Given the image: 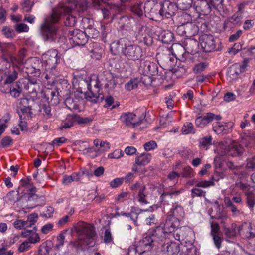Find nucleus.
<instances>
[{"instance_id":"nucleus-19","label":"nucleus","mask_w":255,"mask_h":255,"mask_svg":"<svg viewBox=\"0 0 255 255\" xmlns=\"http://www.w3.org/2000/svg\"><path fill=\"white\" fill-rule=\"evenodd\" d=\"M136 114L133 113L127 112L123 113L120 117V120L126 125L135 127Z\"/></svg>"},{"instance_id":"nucleus-54","label":"nucleus","mask_w":255,"mask_h":255,"mask_svg":"<svg viewBox=\"0 0 255 255\" xmlns=\"http://www.w3.org/2000/svg\"><path fill=\"white\" fill-rule=\"evenodd\" d=\"M49 104V103L48 102L47 104H43L40 110V111H43V114L46 118H49L52 116L51 107Z\"/></svg>"},{"instance_id":"nucleus-7","label":"nucleus","mask_w":255,"mask_h":255,"mask_svg":"<svg viewBox=\"0 0 255 255\" xmlns=\"http://www.w3.org/2000/svg\"><path fill=\"white\" fill-rule=\"evenodd\" d=\"M220 147L223 149L221 154L222 156L228 155L233 157L240 156L244 151L243 147L235 142H233L228 145L222 144Z\"/></svg>"},{"instance_id":"nucleus-33","label":"nucleus","mask_w":255,"mask_h":255,"mask_svg":"<svg viewBox=\"0 0 255 255\" xmlns=\"http://www.w3.org/2000/svg\"><path fill=\"white\" fill-rule=\"evenodd\" d=\"M210 218H211L210 217ZM215 220H217V219H212L210 220V235L211 236L219 234L220 233V227L219 223L216 222Z\"/></svg>"},{"instance_id":"nucleus-64","label":"nucleus","mask_w":255,"mask_h":255,"mask_svg":"<svg viewBox=\"0 0 255 255\" xmlns=\"http://www.w3.org/2000/svg\"><path fill=\"white\" fill-rule=\"evenodd\" d=\"M246 168L251 170H255V156L247 160Z\"/></svg>"},{"instance_id":"nucleus-12","label":"nucleus","mask_w":255,"mask_h":255,"mask_svg":"<svg viewBox=\"0 0 255 255\" xmlns=\"http://www.w3.org/2000/svg\"><path fill=\"white\" fill-rule=\"evenodd\" d=\"M199 41L202 48L206 52L214 51L216 48L214 37L212 35L203 34L200 36Z\"/></svg>"},{"instance_id":"nucleus-9","label":"nucleus","mask_w":255,"mask_h":255,"mask_svg":"<svg viewBox=\"0 0 255 255\" xmlns=\"http://www.w3.org/2000/svg\"><path fill=\"white\" fill-rule=\"evenodd\" d=\"M19 70L17 67L11 66L10 64L7 63L4 67L2 74V80H4L5 84H10L18 78Z\"/></svg>"},{"instance_id":"nucleus-1","label":"nucleus","mask_w":255,"mask_h":255,"mask_svg":"<svg viewBox=\"0 0 255 255\" xmlns=\"http://www.w3.org/2000/svg\"><path fill=\"white\" fill-rule=\"evenodd\" d=\"M60 14L53 10L52 14L46 17L41 24L40 33L45 42L64 43L66 39L59 27L55 25L60 19Z\"/></svg>"},{"instance_id":"nucleus-30","label":"nucleus","mask_w":255,"mask_h":255,"mask_svg":"<svg viewBox=\"0 0 255 255\" xmlns=\"http://www.w3.org/2000/svg\"><path fill=\"white\" fill-rule=\"evenodd\" d=\"M192 2V0H177L175 4L177 9L181 10H186L191 7Z\"/></svg>"},{"instance_id":"nucleus-36","label":"nucleus","mask_w":255,"mask_h":255,"mask_svg":"<svg viewBox=\"0 0 255 255\" xmlns=\"http://www.w3.org/2000/svg\"><path fill=\"white\" fill-rule=\"evenodd\" d=\"M212 138L211 136H206L200 138L199 140V146L207 149L209 146L212 144Z\"/></svg>"},{"instance_id":"nucleus-5","label":"nucleus","mask_w":255,"mask_h":255,"mask_svg":"<svg viewBox=\"0 0 255 255\" xmlns=\"http://www.w3.org/2000/svg\"><path fill=\"white\" fill-rule=\"evenodd\" d=\"M87 88L89 92L85 93V97L88 100L96 103L104 99V95L99 93V82L97 80H91L89 83H87Z\"/></svg>"},{"instance_id":"nucleus-41","label":"nucleus","mask_w":255,"mask_h":255,"mask_svg":"<svg viewBox=\"0 0 255 255\" xmlns=\"http://www.w3.org/2000/svg\"><path fill=\"white\" fill-rule=\"evenodd\" d=\"M242 15L239 12H236L232 17H230L227 20V23L230 22L235 25L238 24L242 19Z\"/></svg>"},{"instance_id":"nucleus-29","label":"nucleus","mask_w":255,"mask_h":255,"mask_svg":"<svg viewBox=\"0 0 255 255\" xmlns=\"http://www.w3.org/2000/svg\"><path fill=\"white\" fill-rule=\"evenodd\" d=\"M15 50V46L11 43H3L1 51L3 55L10 56Z\"/></svg>"},{"instance_id":"nucleus-51","label":"nucleus","mask_w":255,"mask_h":255,"mask_svg":"<svg viewBox=\"0 0 255 255\" xmlns=\"http://www.w3.org/2000/svg\"><path fill=\"white\" fill-rule=\"evenodd\" d=\"M173 232V235L176 240L180 241L184 240V229L182 228H177Z\"/></svg>"},{"instance_id":"nucleus-15","label":"nucleus","mask_w":255,"mask_h":255,"mask_svg":"<svg viewBox=\"0 0 255 255\" xmlns=\"http://www.w3.org/2000/svg\"><path fill=\"white\" fill-rule=\"evenodd\" d=\"M177 29L183 30L182 35L186 37H192L197 34L199 31L198 26L194 23H188L185 25H180Z\"/></svg>"},{"instance_id":"nucleus-21","label":"nucleus","mask_w":255,"mask_h":255,"mask_svg":"<svg viewBox=\"0 0 255 255\" xmlns=\"http://www.w3.org/2000/svg\"><path fill=\"white\" fill-rule=\"evenodd\" d=\"M25 201L27 203L26 206L28 208H33L40 205L38 201V196L34 193H26L24 195Z\"/></svg>"},{"instance_id":"nucleus-40","label":"nucleus","mask_w":255,"mask_h":255,"mask_svg":"<svg viewBox=\"0 0 255 255\" xmlns=\"http://www.w3.org/2000/svg\"><path fill=\"white\" fill-rule=\"evenodd\" d=\"M245 225L247 226L248 229L246 232V237L249 238L255 237V229L253 230L250 224L247 225L246 223H245L244 225H242V226L238 227V233L240 232L241 230L244 227Z\"/></svg>"},{"instance_id":"nucleus-46","label":"nucleus","mask_w":255,"mask_h":255,"mask_svg":"<svg viewBox=\"0 0 255 255\" xmlns=\"http://www.w3.org/2000/svg\"><path fill=\"white\" fill-rule=\"evenodd\" d=\"M87 5V3L86 0H80L76 3L75 7L78 11L83 12L86 10Z\"/></svg>"},{"instance_id":"nucleus-48","label":"nucleus","mask_w":255,"mask_h":255,"mask_svg":"<svg viewBox=\"0 0 255 255\" xmlns=\"http://www.w3.org/2000/svg\"><path fill=\"white\" fill-rule=\"evenodd\" d=\"M65 104L70 110L77 109L78 107L75 100L71 97H68L65 99Z\"/></svg>"},{"instance_id":"nucleus-25","label":"nucleus","mask_w":255,"mask_h":255,"mask_svg":"<svg viewBox=\"0 0 255 255\" xmlns=\"http://www.w3.org/2000/svg\"><path fill=\"white\" fill-rule=\"evenodd\" d=\"M144 70L147 74L152 76L158 74V67L156 64L150 61H146L144 63Z\"/></svg>"},{"instance_id":"nucleus-37","label":"nucleus","mask_w":255,"mask_h":255,"mask_svg":"<svg viewBox=\"0 0 255 255\" xmlns=\"http://www.w3.org/2000/svg\"><path fill=\"white\" fill-rule=\"evenodd\" d=\"M211 7L221 11L224 9L223 0H209Z\"/></svg>"},{"instance_id":"nucleus-17","label":"nucleus","mask_w":255,"mask_h":255,"mask_svg":"<svg viewBox=\"0 0 255 255\" xmlns=\"http://www.w3.org/2000/svg\"><path fill=\"white\" fill-rule=\"evenodd\" d=\"M164 255H177L180 252V246L174 242L164 244L162 248Z\"/></svg>"},{"instance_id":"nucleus-14","label":"nucleus","mask_w":255,"mask_h":255,"mask_svg":"<svg viewBox=\"0 0 255 255\" xmlns=\"http://www.w3.org/2000/svg\"><path fill=\"white\" fill-rule=\"evenodd\" d=\"M130 189L135 192H137L136 198L138 201L142 204H147L148 202L146 199L147 194L146 193L145 185L140 182H136L130 187Z\"/></svg>"},{"instance_id":"nucleus-22","label":"nucleus","mask_w":255,"mask_h":255,"mask_svg":"<svg viewBox=\"0 0 255 255\" xmlns=\"http://www.w3.org/2000/svg\"><path fill=\"white\" fill-rule=\"evenodd\" d=\"M150 4L151 3L149 1L145 2L144 6L143 5V3L142 2L137 3L134 5L132 7V11L138 16H141L143 14V9H144L145 12L151 11L152 9L149 10V9L148 8Z\"/></svg>"},{"instance_id":"nucleus-45","label":"nucleus","mask_w":255,"mask_h":255,"mask_svg":"<svg viewBox=\"0 0 255 255\" xmlns=\"http://www.w3.org/2000/svg\"><path fill=\"white\" fill-rule=\"evenodd\" d=\"M173 38V34L170 31H165L161 35V40L164 43H170Z\"/></svg>"},{"instance_id":"nucleus-38","label":"nucleus","mask_w":255,"mask_h":255,"mask_svg":"<svg viewBox=\"0 0 255 255\" xmlns=\"http://www.w3.org/2000/svg\"><path fill=\"white\" fill-rule=\"evenodd\" d=\"M72 119L77 121L79 124H87L93 121V118L91 117H82L78 115H74L72 116Z\"/></svg>"},{"instance_id":"nucleus-35","label":"nucleus","mask_w":255,"mask_h":255,"mask_svg":"<svg viewBox=\"0 0 255 255\" xmlns=\"http://www.w3.org/2000/svg\"><path fill=\"white\" fill-rule=\"evenodd\" d=\"M198 46V43L196 40H190L186 44L185 49L188 53H193L196 52Z\"/></svg>"},{"instance_id":"nucleus-3","label":"nucleus","mask_w":255,"mask_h":255,"mask_svg":"<svg viewBox=\"0 0 255 255\" xmlns=\"http://www.w3.org/2000/svg\"><path fill=\"white\" fill-rule=\"evenodd\" d=\"M215 204L217 205L216 213L214 215H211V219L219 221L220 224L222 225L223 231L226 238L234 239L237 236V225L233 223L230 227H227L226 224L228 219L227 213L224 210L223 207L218 204L217 201H215Z\"/></svg>"},{"instance_id":"nucleus-56","label":"nucleus","mask_w":255,"mask_h":255,"mask_svg":"<svg viewBox=\"0 0 255 255\" xmlns=\"http://www.w3.org/2000/svg\"><path fill=\"white\" fill-rule=\"evenodd\" d=\"M33 4V1L31 0H24L23 3L22 4L23 11L26 12L30 11Z\"/></svg>"},{"instance_id":"nucleus-34","label":"nucleus","mask_w":255,"mask_h":255,"mask_svg":"<svg viewBox=\"0 0 255 255\" xmlns=\"http://www.w3.org/2000/svg\"><path fill=\"white\" fill-rule=\"evenodd\" d=\"M116 215L117 216H120V215L125 216L126 217H127L128 218H129L133 222V223H134V224L135 226H138V224L137 221V218H138V214L135 212H134L132 211H131L129 213H126L124 212H121V213H117Z\"/></svg>"},{"instance_id":"nucleus-53","label":"nucleus","mask_w":255,"mask_h":255,"mask_svg":"<svg viewBox=\"0 0 255 255\" xmlns=\"http://www.w3.org/2000/svg\"><path fill=\"white\" fill-rule=\"evenodd\" d=\"M81 24L85 30L91 27L92 26H93L94 21L92 19L84 17L81 20Z\"/></svg>"},{"instance_id":"nucleus-4","label":"nucleus","mask_w":255,"mask_h":255,"mask_svg":"<svg viewBox=\"0 0 255 255\" xmlns=\"http://www.w3.org/2000/svg\"><path fill=\"white\" fill-rule=\"evenodd\" d=\"M36 105L34 98H21L17 106L16 112L21 119L31 118L32 117L33 107Z\"/></svg>"},{"instance_id":"nucleus-61","label":"nucleus","mask_w":255,"mask_h":255,"mask_svg":"<svg viewBox=\"0 0 255 255\" xmlns=\"http://www.w3.org/2000/svg\"><path fill=\"white\" fill-rule=\"evenodd\" d=\"M207 65L205 63L201 62L196 64L193 70L195 73H199L204 71Z\"/></svg>"},{"instance_id":"nucleus-18","label":"nucleus","mask_w":255,"mask_h":255,"mask_svg":"<svg viewBox=\"0 0 255 255\" xmlns=\"http://www.w3.org/2000/svg\"><path fill=\"white\" fill-rule=\"evenodd\" d=\"M128 41L126 39L121 38L117 41L113 42L110 46L111 51L115 54L121 51L124 53V51L128 44Z\"/></svg>"},{"instance_id":"nucleus-32","label":"nucleus","mask_w":255,"mask_h":255,"mask_svg":"<svg viewBox=\"0 0 255 255\" xmlns=\"http://www.w3.org/2000/svg\"><path fill=\"white\" fill-rule=\"evenodd\" d=\"M241 73V67L239 64H236L230 67L228 71V74L232 78L234 79L238 77Z\"/></svg>"},{"instance_id":"nucleus-13","label":"nucleus","mask_w":255,"mask_h":255,"mask_svg":"<svg viewBox=\"0 0 255 255\" xmlns=\"http://www.w3.org/2000/svg\"><path fill=\"white\" fill-rule=\"evenodd\" d=\"M179 225L180 222L179 220L167 215L162 228V231H161L160 228L157 229L156 230L160 229V232H158L159 234L163 232L166 233H171L174 231V230L179 227Z\"/></svg>"},{"instance_id":"nucleus-60","label":"nucleus","mask_w":255,"mask_h":255,"mask_svg":"<svg viewBox=\"0 0 255 255\" xmlns=\"http://www.w3.org/2000/svg\"><path fill=\"white\" fill-rule=\"evenodd\" d=\"M15 86L17 88L15 87H12L10 88V93L12 97L14 98H17L19 96L21 92V89L17 84H16Z\"/></svg>"},{"instance_id":"nucleus-24","label":"nucleus","mask_w":255,"mask_h":255,"mask_svg":"<svg viewBox=\"0 0 255 255\" xmlns=\"http://www.w3.org/2000/svg\"><path fill=\"white\" fill-rule=\"evenodd\" d=\"M167 215L177 218L180 222V220L184 216V211L183 208L181 206L176 205L170 210Z\"/></svg>"},{"instance_id":"nucleus-39","label":"nucleus","mask_w":255,"mask_h":255,"mask_svg":"<svg viewBox=\"0 0 255 255\" xmlns=\"http://www.w3.org/2000/svg\"><path fill=\"white\" fill-rule=\"evenodd\" d=\"M224 203L228 208H230L231 211L234 215H237L239 213V210H238L236 206L233 204L231 200L229 197H225Z\"/></svg>"},{"instance_id":"nucleus-57","label":"nucleus","mask_w":255,"mask_h":255,"mask_svg":"<svg viewBox=\"0 0 255 255\" xmlns=\"http://www.w3.org/2000/svg\"><path fill=\"white\" fill-rule=\"evenodd\" d=\"M143 255L138 246H131L128 249V255Z\"/></svg>"},{"instance_id":"nucleus-20","label":"nucleus","mask_w":255,"mask_h":255,"mask_svg":"<svg viewBox=\"0 0 255 255\" xmlns=\"http://www.w3.org/2000/svg\"><path fill=\"white\" fill-rule=\"evenodd\" d=\"M43 56L48 63L57 64L60 62V58L58 56V51L56 50L52 49L49 50Z\"/></svg>"},{"instance_id":"nucleus-28","label":"nucleus","mask_w":255,"mask_h":255,"mask_svg":"<svg viewBox=\"0 0 255 255\" xmlns=\"http://www.w3.org/2000/svg\"><path fill=\"white\" fill-rule=\"evenodd\" d=\"M151 155L149 153H144L136 157V164L139 165H145L150 161Z\"/></svg>"},{"instance_id":"nucleus-42","label":"nucleus","mask_w":255,"mask_h":255,"mask_svg":"<svg viewBox=\"0 0 255 255\" xmlns=\"http://www.w3.org/2000/svg\"><path fill=\"white\" fill-rule=\"evenodd\" d=\"M139 80L137 78H134L130 80L125 85V88L128 91H131L137 87Z\"/></svg>"},{"instance_id":"nucleus-63","label":"nucleus","mask_w":255,"mask_h":255,"mask_svg":"<svg viewBox=\"0 0 255 255\" xmlns=\"http://www.w3.org/2000/svg\"><path fill=\"white\" fill-rule=\"evenodd\" d=\"M12 141L10 136H5L1 139V145L3 147L10 146L12 145Z\"/></svg>"},{"instance_id":"nucleus-44","label":"nucleus","mask_w":255,"mask_h":255,"mask_svg":"<svg viewBox=\"0 0 255 255\" xmlns=\"http://www.w3.org/2000/svg\"><path fill=\"white\" fill-rule=\"evenodd\" d=\"M34 231L32 232V233L31 235L29 236L28 239L27 240L31 243V244H35L37 242H39L40 240V238L39 236L37 233H36V231L37 230L36 227H33Z\"/></svg>"},{"instance_id":"nucleus-2","label":"nucleus","mask_w":255,"mask_h":255,"mask_svg":"<svg viewBox=\"0 0 255 255\" xmlns=\"http://www.w3.org/2000/svg\"><path fill=\"white\" fill-rule=\"evenodd\" d=\"M79 236L76 241H71L70 245L77 250H83L84 247L88 245L93 247L95 244L96 236L93 225L89 224H83L80 225L77 231Z\"/></svg>"},{"instance_id":"nucleus-27","label":"nucleus","mask_w":255,"mask_h":255,"mask_svg":"<svg viewBox=\"0 0 255 255\" xmlns=\"http://www.w3.org/2000/svg\"><path fill=\"white\" fill-rule=\"evenodd\" d=\"M58 94L59 92L57 91L48 89L44 93V98L47 101V102L49 103V96H51V103L53 104H55L59 103Z\"/></svg>"},{"instance_id":"nucleus-55","label":"nucleus","mask_w":255,"mask_h":255,"mask_svg":"<svg viewBox=\"0 0 255 255\" xmlns=\"http://www.w3.org/2000/svg\"><path fill=\"white\" fill-rule=\"evenodd\" d=\"M2 34L7 38H12L15 36L14 31L10 27L5 26L2 30Z\"/></svg>"},{"instance_id":"nucleus-49","label":"nucleus","mask_w":255,"mask_h":255,"mask_svg":"<svg viewBox=\"0 0 255 255\" xmlns=\"http://www.w3.org/2000/svg\"><path fill=\"white\" fill-rule=\"evenodd\" d=\"M117 8L115 5L108 6L107 8H104L101 9L103 17L104 19H109L110 15L111 14L112 10L114 9Z\"/></svg>"},{"instance_id":"nucleus-10","label":"nucleus","mask_w":255,"mask_h":255,"mask_svg":"<svg viewBox=\"0 0 255 255\" xmlns=\"http://www.w3.org/2000/svg\"><path fill=\"white\" fill-rule=\"evenodd\" d=\"M177 9V7L175 3L168 0L164 1L160 4L158 14L162 18L165 16L166 18H170L175 14Z\"/></svg>"},{"instance_id":"nucleus-43","label":"nucleus","mask_w":255,"mask_h":255,"mask_svg":"<svg viewBox=\"0 0 255 255\" xmlns=\"http://www.w3.org/2000/svg\"><path fill=\"white\" fill-rule=\"evenodd\" d=\"M84 33L86 35L87 38H94L95 37H97L99 32L92 26L91 27L85 30Z\"/></svg>"},{"instance_id":"nucleus-11","label":"nucleus","mask_w":255,"mask_h":255,"mask_svg":"<svg viewBox=\"0 0 255 255\" xmlns=\"http://www.w3.org/2000/svg\"><path fill=\"white\" fill-rule=\"evenodd\" d=\"M68 36L69 40L76 45H84L87 41L84 32L79 29L69 30Z\"/></svg>"},{"instance_id":"nucleus-8","label":"nucleus","mask_w":255,"mask_h":255,"mask_svg":"<svg viewBox=\"0 0 255 255\" xmlns=\"http://www.w3.org/2000/svg\"><path fill=\"white\" fill-rule=\"evenodd\" d=\"M125 55L129 60L139 59L142 55L141 48L137 45L132 44L128 41L126 48L124 51Z\"/></svg>"},{"instance_id":"nucleus-59","label":"nucleus","mask_w":255,"mask_h":255,"mask_svg":"<svg viewBox=\"0 0 255 255\" xmlns=\"http://www.w3.org/2000/svg\"><path fill=\"white\" fill-rule=\"evenodd\" d=\"M211 236L214 245L218 249H219L221 247L222 243L223 241V238L220 236V234L212 235Z\"/></svg>"},{"instance_id":"nucleus-26","label":"nucleus","mask_w":255,"mask_h":255,"mask_svg":"<svg viewBox=\"0 0 255 255\" xmlns=\"http://www.w3.org/2000/svg\"><path fill=\"white\" fill-rule=\"evenodd\" d=\"M71 9L70 8H66L64 11L67 13L65 16V20L64 24L66 26L72 27L74 26L77 22V19L75 16L68 14L69 12H71Z\"/></svg>"},{"instance_id":"nucleus-58","label":"nucleus","mask_w":255,"mask_h":255,"mask_svg":"<svg viewBox=\"0 0 255 255\" xmlns=\"http://www.w3.org/2000/svg\"><path fill=\"white\" fill-rule=\"evenodd\" d=\"M192 20L191 16L186 13H183L180 17L181 25H185L188 23H192Z\"/></svg>"},{"instance_id":"nucleus-16","label":"nucleus","mask_w":255,"mask_h":255,"mask_svg":"<svg viewBox=\"0 0 255 255\" xmlns=\"http://www.w3.org/2000/svg\"><path fill=\"white\" fill-rule=\"evenodd\" d=\"M183 190H175L173 187H170L164 188L163 192L160 196V199L162 202L165 203L168 201V198H173V196H178Z\"/></svg>"},{"instance_id":"nucleus-23","label":"nucleus","mask_w":255,"mask_h":255,"mask_svg":"<svg viewBox=\"0 0 255 255\" xmlns=\"http://www.w3.org/2000/svg\"><path fill=\"white\" fill-rule=\"evenodd\" d=\"M197 8L203 15H206L210 13L212 7L209 0H201L198 3Z\"/></svg>"},{"instance_id":"nucleus-50","label":"nucleus","mask_w":255,"mask_h":255,"mask_svg":"<svg viewBox=\"0 0 255 255\" xmlns=\"http://www.w3.org/2000/svg\"><path fill=\"white\" fill-rule=\"evenodd\" d=\"M182 131L184 134H187L194 133L193 131V125L190 122H186L182 128Z\"/></svg>"},{"instance_id":"nucleus-47","label":"nucleus","mask_w":255,"mask_h":255,"mask_svg":"<svg viewBox=\"0 0 255 255\" xmlns=\"http://www.w3.org/2000/svg\"><path fill=\"white\" fill-rule=\"evenodd\" d=\"M247 203L250 208L254 207L255 204V195L252 192L246 193Z\"/></svg>"},{"instance_id":"nucleus-31","label":"nucleus","mask_w":255,"mask_h":255,"mask_svg":"<svg viewBox=\"0 0 255 255\" xmlns=\"http://www.w3.org/2000/svg\"><path fill=\"white\" fill-rule=\"evenodd\" d=\"M204 125H207L208 123L211 122L214 120L219 121L222 117L220 115H215L212 113H207L205 116L202 117Z\"/></svg>"},{"instance_id":"nucleus-6","label":"nucleus","mask_w":255,"mask_h":255,"mask_svg":"<svg viewBox=\"0 0 255 255\" xmlns=\"http://www.w3.org/2000/svg\"><path fill=\"white\" fill-rule=\"evenodd\" d=\"M158 232H160V229L155 230L151 236H146L139 242L138 247L142 254L152 250L156 241V237L159 234Z\"/></svg>"},{"instance_id":"nucleus-62","label":"nucleus","mask_w":255,"mask_h":255,"mask_svg":"<svg viewBox=\"0 0 255 255\" xmlns=\"http://www.w3.org/2000/svg\"><path fill=\"white\" fill-rule=\"evenodd\" d=\"M181 174L183 177L190 178L193 175V170L190 167L186 166L183 169Z\"/></svg>"},{"instance_id":"nucleus-52","label":"nucleus","mask_w":255,"mask_h":255,"mask_svg":"<svg viewBox=\"0 0 255 255\" xmlns=\"http://www.w3.org/2000/svg\"><path fill=\"white\" fill-rule=\"evenodd\" d=\"M213 130L217 134H225V128H223L222 123L217 122L214 123L213 125Z\"/></svg>"}]
</instances>
